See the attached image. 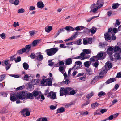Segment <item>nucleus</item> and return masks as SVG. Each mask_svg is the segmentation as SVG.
Segmentation results:
<instances>
[{"label":"nucleus","mask_w":121,"mask_h":121,"mask_svg":"<svg viewBox=\"0 0 121 121\" xmlns=\"http://www.w3.org/2000/svg\"><path fill=\"white\" fill-rule=\"evenodd\" d=\"M71 87H67L66 88L61 87L60 91V96H63L64 95H69V92L72 90Z\"/></svg>","instance_id":"nucleus-1"},{"label":"nucleus","mask_w":121,"mask_h":121,"mask_svg":"<svg viewBox=\"0 0 121 121\" xmlns=\"http://www.w3.org/2000/svg\"><path fill=\"white\" fill-rule=\"evenodd\" d=\"M58 50V48H53L46 50L45 52H46L48 56L54 55Z\"/></svg>","instance_id":"nucleus-2"},{"label":"nucleus","mask_w":121,"mask_h":121,"mask_svg":"<svg viewBox=\"0 0 121 121\" xmlns=\"http://www.w3.org/2000/svg\"><path fill=\"white\" fill-rule=\"evenodd\" d=\"M58 50V48H53L46 50L45 52H46L48 56L54 55Z\"/></svg>","instance_id":"nucleus-3"},{"label":"nucleus","mask_w":121,"mask_h":121,"mask_svg":"<svg viewBox=\"0 0 121 121\" xmlns=\"http://www.w3.org/2000/svg\"><path fill=\"white\" fill-rule=\"evenodd\" d=\"M56 92H54L52 91H50L49 93V91L48 89L45 90V92L44 94L46 96L48 94L47 97H50L51 99H56Z\"/></svg>","instance_id":"nucleus-4"},{"label":"nucleus","mask_w":121,"mask_h":121,"mask_svg":"<svg viewBox=\"0 0 121 121\" xmlns=\"http://www.w3.org/2000/svg\"><path fill=\"white\" fill-rule=\"evenodd\" d=\"M26 91H22L21 92H20L17 94V96L19 99L23 100L26 99L28 93Z\"/></svg>","instance_id":"nucleus-5"},{"label":"nucleus","mask_w":121,"mask_h":121,"mask_svg":"<svg viewBox=\"0 0 121 121\" xmlns=\"http://www.w3.org/2000/svg\"><path fill=\"white\" fill-rule=\"evenodd\" d=\"M106 56V52L104 51H100L98 53L97 55L95 56V57H98L100 58V59H103L105 58Z\"/></svg>","instance_id":"nucleus-6"},{"label":"nucleus","mask_w":121,"mask_h":121,"mask_svg":"<svg viewBox=\"0 0 121 121\" xmlns=\"http://www.w3.org/2000/svg\"><path fill=\"white\" fill-rule=\"evenodd\" d=\"M75 102L74 101H73L70 102L69 103L67 104H61L59 103L56 102V103L55 106H59L60 105H63V106H70L72 105H74Z\"/></svg>","instance_id":"nucleus-7"},{"label":"nucleus","mask_w":121,"mask_h":121,"mask_svg":"<svg viewBox=\"0 0 121 121\" xmlns=\"http://www.w3.org/2000/svg\"><path fill=\"white\" fill-rule=\"evenodd\" d=\"M32 93L33 96L35 97V99H40V95H39V91L34 90L32 92Z\"/></svg>","instance_id":"nucleus-8"},{"label":"nucleus","mask_w":121,"mask_h":121,"mask_svg":"<svg viewBox=\"0 0 121 121\" xmlns=\"http://www.w3.org/2000/svg\"><path fill=\"white\" fill-rule=\"evenodd\" d=\"M18 98L17 96V94L15 95V93L13 92L12 94H11L10 97V99L11 101L14 102L17 100Z\"/></svg>","instance_id":"nucleus-9"},{"label":"nucleus","mask_w":121,"mask_h":121,"mask_svg":"<svg viewBox=\"0 0 121 121\" xmlns=\"http://www.w3.org/2000/svg\"><path fill=\"white\" fill-rule=\"evenodd\" d=\"M38 55L36 59L39 61H40L42 60L43 59V55L41 54V53L40 52H39L36 54Z\"/></svg>","instance_id":"nucleus-10"},{"label":"nucleus","mask_w":121,"mask_h":121,"mask_svg":"<svg viewBox=\"0 0 121 121\" xmlns=\"http://www.w3.org/2000/svg\"><path fill=\"white\" fill-rule=\"evenodd\" d=\"M116 81V79L115 78H111L108 79L105 82V84L106 85H107L114 82Z\"/></svg>","instance_id":"nucleus-11"},{"label":"nucleus","mask_w":121,"mask_h":121,"mask_svg":"<svg viewBox=\"0 0 121 121\" xmlns=\"http://www.w3.org/2000/svg\"><path fill=\"white\" fill-rule=\"evenodd\" d=\"M113 50V48L112 47H110L108 48L107 49L106 52L107 54L109 55H112L113 53L112 51Z\"/></svg>","instance_id":"nucleus-12"},{"label":"nucleus","mask_w":121,"mask_h":121,"mask_svg":"<svg viewBox=\"0 0 121 121\" xmlns=\"http://www.w3.org/2000/svg\"><path fill=\"white\" fill-rule=\"evenodd\" d=\"M104 35L106 40L108 41V40H111V35L110 34L107 32L106 33L104 34Z\"/></svg>","instance_id":"nucleus-13"},{"label":"nucleus","mask_w":121,"mask_h":121,"mask_svg":"<svg viewBox=\"0 0 121 121\" xmlns=\"http://www.w3.org/2000/svg\"><path fill=\"white\" fill-rule=\"evenodd\" d=\"M107 71V69L106 68H105L104 69L102 68L100 72L99 73V75L100 76H103L104 73H106Z\"/></svg>","instance_id":"nucleus-14"},{"label":"nucleus","mask_w":121,"mask_h":121,"mask_svg":"<svg viewBox=\"0 0 121 121\" xmlns=\"http://www.w3.org/2000/svg\"><path fill=\"white\" fill-rule=\"evenodd\" d=\"M37 6L38 8H43L44 7L43 3L41 1H38L37 3Z\"/></svg>","instance_id":"nucleus-15"},{"label":"nucleus","mask_w":121,"mask_h":121,"mask_svg":"<svg viewBox=\"0 0 121 121\" xmlns=\"http://www.w3.org/2000/svg\"><path fill=\"white\" fill-rule=\"evenodd\" d=\"M28 108H25L23 109H22L21 111H20V113L21 115H22L23 116L25 117V114H26V113L27 112Z\"/></svg>","instance_id":"nucleus-16"},{"label":"nucleus","mask_w":121,"mask_h":121,"mask_svg":"<svg viewBox=\"0 0 121 121\" xmlns=\"http://www.w3.org/2000/svg\"><path fill=\"white\" fill-rule=\"evenodd\" d=\"M65 64L66 65H69L72 63V60L71 58H68L66 59Z\"/></svg>","instance_id":"nucleus-17"},{"label":"nucleus","mask_w":121,"mask_h":121,"mask_svg":"<svg viewBox=\"0 0 121 121\" xmlns=\"http://www.w3.org/2000/svg\"><path fill=\"white\" fill-rule=\"evenodd\" d=\"M65 111V110L64 108L63 107H61L57 109V112L56 113V114H57L58 113H62Z\"/></svg>","instance_id":"nucleus-18"},{"label":"nucleus","mask_w":121,"mask_h":121,"mask_svg":"<svg viewBox=\"0 0 121 121\" xmlns=\"http://www.w3.org/2000/svg\"><path fill=\"white\" fill-rule=\"evenodd\" d=\"M34 98V96H33V94L29 92H28L26 96V99H33Z\"/></svg>","instance_id":"nucleus-19"},{"label":"nucleus","mask_w":121,"mask_h":121,"mask_svg":"<svg viewBox=\"0 0 121 121\" xmlns=\"http://www.w3.org/2000/svg\"><path fill=\"white\" fill-rule=\"evenodd\" d=\"M26 52V49L25 48H23L18 50L17 52V54H22L23 53L25 52Z\"/></svg>","instance_id":"nucleus-20"},{"label":"nucleus","mask_w":121,"mask_h":121,"mask_svg":"<svg viewBox=\"0 0 121 121\" xmlns=\"http://www.w3.org/2000/svg\"><path fill=\"white\" fill-rule=\"evenodd\" d=\"M7 112V110L5 107H3L0 110V113L1 114L6 113Z\"/></svg>","instance_id":"nucleus-21"},{"label":"nucleus","mask_w":121,"mask_h":121,"mask_svg":"<svg viewBox=\"0 0 121 121\" xmlns=\"http://www.w3.org/2000/svg\"><path fill=\"white\" fill-rule=\"evenodd\" d=\"M52 29V27L51 26H49L48 27H45V30L46 32L48 33L50 32Z\"/></svg>","instance_id":"nucleus-22"},{"label":"nucleus","mask_w":121,"mask_h":121,"mask_svg":"<svg viewBox=\"0 0 121 121\" xmlns=\"http://www.w3.org/2000/svg\"><path fill=\"white\" fill-rule=\"evenodd\" d=\"M85 70L86 71V73L87 74L90 75L92 74V70L91 68H87L85 69Z\"/></svg>","instance_id":"nucleus-23"},{"label":"nucleus","mask_w":121,"mask_h":121,"mask_svg":"<svg viewBox=\"0 0 121 121\" xmlns=\"http://www.w3.org/2000/svg\"><path fill=\"white\" fill-rule=\"evenodd\" d=\"M114 52H116L117 51H119V53H121V48L118 46H115L114 48Z\"/></svg>","instance_id":"nucleus-24"},{"label":"nucleus","mask_w":121,"mask_h":121,"mask_svg":"<svg viewBox=\"0 0 121 121\" xmlns=\"http://www.w3.org/2000/svg\"><path fill=\"white\" fill-rule=\"evenodd\" d=\"M91 63V61H87L84 63V65L85 67L87 68H89Z\"/></svg>","instance_id":"nucleus-25"},{"label":"nucleus","mask_w":121,"mask_h":121,"mask_svg":"<svg viewBox=\"0 0 121 121\" xmlns=\"http://www.w3.org/2000/svg\"><path fill=\"white\" fill-rule=\"evenodd\" d=\"M70 82V81L68 79L65 78V81L61 82L60 83V84L61 85H64L65 84L67 85Z\"/></svg>","instance_id":"nucleus-26"},{"label":"nucleus","mask_w":121,"mask_h":121,"mask_svg":"<svg viewBox=\"0 0 121 121\" xmlns=\"http://www.w3.org/2000/svg\"><path fill=\"white\" fill-rule=\"evenodd\" d=\"M97 29L96 28L93 27L92 29H90V32H91L92 34H93L96 32Z\"/></svg>","instance_id":"nucleus-27"},{"label":"nucleus","mask_w":121,"mask_h":121,"mask_svg":"<svg viewBox=\"0 0 121 121\" xmlns=\"http://www.w3.org/2000/svg\"><path fill=\"white\" fill-rule=\"evenodd\" d=\"M23 67L25 70H27L29 68V65L26 62H24L23 63Z\"/></svg>","instance_id":"nucleus-28"},{"label":"nucleus","mask_w":121,"mask_h":121,"mask_svg":"<svg viewBox=\"0 0 121 121\" xmlns=\"http://www.w3.org/2000/svg\"><path fill=\"white\" fill-rule=\"evenodd\" d=\"M80 33H82V32H79L78 31H77L76 32H74L73 35H72L71 37L74 38H75L80 34Z\"/></svg>","instance_id":"nucleus-29"},{"label":"nucleus","mask_w":121,"mask_h":121,"mask_svg":"<svg viewBox=\"0 0 121 121\" xmlns=\"http://www.w3.org/2000/svg\"><path fill=\"white\" fill-rule=\"evenodd\" d=\"M83 52L85 53V54H90L91 52V51L90 50L86 49H83Z\"/></svg>","instance_id":"nucleus-30"},{"label":"nucleus","mask_w":121,"mask_h":121,"mask_svg":"<svg viewBox=\"0 0 121 121\" xmlns=\"http://www.w3.org/2000/svg\"><path fill=\"white\" fill-rule=\"evenodd\" d=\"M104 77V76H96L95 78H93V79L95 80L96 81H97L98 80L99 78L102 79Z\"/></svg>","instance_id":"nucleus-31"},{"label":"nucleus","mask_w":121,"mask_h":121,"mask_svg":"<svg viewBox=\"0 0 121 121\" xmlns=\"http://www.w3.org/2000/svg\"><path fill=\"white\" fill-rule=\"evenodd\" d=\"M31 45H28L26 46L25 48L26 49V50H28L26 51V53H28L31 50Z\"/></svg>","instance_id":"nucleus-32"},{"label":"nucleus","mask_w":121,"mask_h":121,"mask_svg":"<svg viewBox=\"0 0 121 121\" xmlns=\"http://www.w3.org/2000/svg\"><path fill=\"white\" fill-rule=\"evenodd\" d=\"M46 82V81L44 79H43L41 81V84L42 85V86H47V83H46L45 84Z\"/></svg>","instance_id":"nucleus-33"},{"label":"nucleus","mask_w":121,"mask_h":121,"mask_svg":"<svg viewBox=\"0 0 121 121\" xmlns=\"http://www.w3.org/2000/svg\"><path fill=\"white\" fill-rule=\"evenodd\" d=\"M119 5V4L118 3L113 4L112 8L113 9H115L118 8Z\"/></svg>","instance_id":"nucleus-34"},{"label":"nucleus","mask_w":121,"mask_h":121,"mask_svg":"<svg viewBox=\"0 0 121 121\" xmlns=\"http://www.w3.org/2000/svg\"><path fill=\"white\" fill-rule=\"evenodd\" d=\"M48 81L47 85L49 86L52 85V81L51 78H48Z\"/></svg>","instance_id":"nucleus-35"},{"label":"nucleus","mask_w":121,"mask_h":121,"mask_svg":"<svg viewBox=\"0 0 121 121\" xmlns=\"http://www.w3.org/2000/svg\"><path fill=\"white\" fill-rule=\"evenodd\" d=\"M7 93L6 92H2L0 93V96H2L4 97H7Z\"/></svg>","instance_id":"nucleus-36"},{"label":"nucleus","mask_w":121,"mask_h":121,"mask_svg":"<svg viewBox=\"0 0 121 121\" xmlns=\"http://www.w3.org/2000/svg\"><path fill=\"white\" fill-rule=\"evenodd\" d=\"M106 94V93L103 91L99 92L98 94V96L99 97H101L102 96H104Z\"/></svg>","instance_id":"nucleus-37"},{"label":"nucleus","mask_w":121,"mask_h":121,"mask_svg":"<svg viewBox=\"0 0 121 121\" xmlns=\"http://www.w3.org/2000/svg\"><path fill=\"white\" fill-rule=\"evenodd\" d=\"M94 95V93L93 92H91V93L87 95L86 97L88 99H90Z\"/></svg>","instance_id":"nucleus-38"},{"label":"nucleus","mask_w":121,"mask_h":121,"mask_svg":"<svg viewBox=\"0 0 121 121\" xmlns=\"http://www.w3.org/2000/svg\"><path fill=\"white\" fill-rule=\"evenodd\" d=\"M120 24V22L119 21V20L118 19L116 20V22L114 25L115 27H117V26L119 25Z\"/></svg>","instance_id":"nucleus-39"},{"label":"nucleus","mask_w":121,"mask_h":121,"mask_svg":"<svg viewBox=\"0 0 121 121\" xmlns=\"http://www.w3.org/2000/svg\"><path fill=\"white\" fill-rule=\"evenodd\" d=\"M83 33L88 34L90 33V29L85 28L83 30Z\"/></svg>","instance_id":"nucleus-40"},{"label":"nucleus","mask_w":121,"mask_h":121,"mask_svg":"<svg viewBox=\"0 0 121 121\" xmlns=\"http://www.w3.org/2000/svg\"><path fill=\"white\" fill-rule=\"evenodd\" d=\"M39 42V41L37 40H34L32 43V44L33 46H36L37 45L38 42Z\"/></svg>","instance_id":"nucleus-41"},{"label":"nucleus","mask_w":121,"mask_h":121,"mask_svg":"<svg viewBox=\"0 0 121 121\" xmlns=\"http://www.w3.org/2000/svg\"><path fill=\"white\" fill-rule=\"evenodd\" d=\"M28 110L26 114H25V116H28L30 115V112H31V110L28 108Z\"/></svg>","instance_id":"nucleus-42"},{"label":"nucleus","mask_w":121,"mask_h":121,"mask_svg":"<svg viewBox=\"0 0 121 121\" xmlns=\"http://www.w3.org/2000/svg\"><path fill=\"white\" fill-rule=\"evenodd\" d=\"M76 91L75 90H71L69 92V95H74L76 93Z\"/></svg>","instance_id":"nucleus-43"},{"label":"nucleus","mask_w":121,"mask_h":121,"mask_svg":"<svg viewBox=\"0 0 121 121\" xmlns=\"http://www.w3.org/2000/svg\"><path fill=\"white\" fill-rule=\"evenodd\" d=\"M52 60H49L48 61V63H49L48 65L50 66H52L54 65V63L52 62Z\"/></svg>","instance_id":"nucleus-44"},{"label":"nucleus","mask_w":121,"mask_h":121,"mask_svg":"<svg viewBox=\"0 0 121 121\" xmlns=\"http://www.w3.org/2000/svg\"><path fill=\"white\" fill-rule=\"evenodd\" d=\"M94 115H101V113L99 109L97 110L95 112H94Z\"/></svg>","instance_id":"nucleus-45"},{"label":"nucleus","mask_w":121,"mask_h":121,"mask_svg":"<svg viewBox=\"0 0 121 121\" xmlns=\"http://www.w3.org/2000/svg\"><path fill=\"white\" fill-rule=\"evenodd\" d=\"M28 56L30 57L32 59H34L36 57L34 53H32L30 55Z\"/></svg>","instance_id":"nucleus-46"},{"label":"nucleus","mask_w":121,"mask_h":121,"mask_svg":"<svg viewBox=\"0 0 121 121\" xmlns=\"http://www.w3.org/2000/svg\"><path fill=\"white\" fill-rule=\"evenodd\" d=\"M88 112L87 111H86L83 112H82L80 113V115H82L83 116H85L87 115L88 114Z\"/></svg>","instance_id":"nucleus-47"},{"label":"nucleus","mask_w":121,"mask_h":121,"mask_svg":"<svg viewBox=\"0 0 121 121\" xmlns=\"http://www.w3.org/2000/svg\"><path fill=\"white\" fill-rule=\"evenodd\" d=\"M21 60V57L20 56H19L17 57L16 59L15 60V62L17 63L19 62Z\"/></svg>","instance_id":"nucleus-48"},{"label":"nucleus","mask_w":121,"mask_h":121,"mask_svg":"<svg viewBox=\"0 0 121 121\" xmlns=\"http://www.w3.org/2000/svg\"><path fill=\"white\" fill-rule=\"evenodd\" d=\"M100 105H102L98 102L97 103V102L92 103L91 105V106H99Z\"/></svg>","instance_id":"nucleus-49"},{"label":"nucleus","mask_w":121,"mask_h":121,"mask_svg":"<svg viewBox=\"0 0 121 121\" xmlns=\"http://www.w3.org/2000/svg\"><path fill=\"white\" fill-rule=\"evenodd\" d=\"M77 67H75V65L74 66H73L72 68H70L69 69L68 71V73L69 74L70 73L72 69H77Z\"/></svg>","instance_id":"nucleus-50"},{"label":"nucleus","mask_w":121,"mask_h":121,"mask_svg":"<svg viewBox=\"0 0 121 121\" xmlns=\"http://www.w3.org/2000/svg\"><path fill=\"white\" fill-rule=\"evenodd\" d=\"M106 64L107 65L109 69H110L112 67V65L111 63L108 62L106 63Z\"/></svg>","instance_id":"nucleus-51"},{"label":"nucleus","mask_w":121,"mask_h":121,"mask_svg":"<svg viewBox=\"0 0 121 121\" xmlns=\"http://www.w3.org/2000/svg\"><path fill=\"white\" fill-rule=\"evenodd\" d=\"M114 118V116L113 115H111L109 116L108 118H106L105 119L106 121L107 120H111L113 119Z\"/></svg>","instance_id":"nucleus-52"},{"label":"nucleus","mask_w":121,"mask_h":121,"mask_svg":"<svg viewBox=\"0 0 121 121\" xmlns=\"http://www.w3.org/2000/svg\"><path fill=\"white\" fill-rule=\"evenodd\" d=\"M82 63L80 61H77L75 62V65H74L73 66H74L75 65V67L76 65H81Z\"/></svg>","instance_id":"nucleus-53"},{"label":"nucleus","mask_w":121,"mask_h":121,"mask_svg":"<svg viewBox=\"0 0 121 121\" xmlns=\"http://www.w3.org/2000/svg\"><path fill=\"white\" fill-rule=\"evenodd\" d=\"M86 39H83V44L85 45L87 44L88 43V41H87V38H86Z\"/></svg>","instance_id":"nucleus-54"},{"label":"nucleus","mask_w":121,"mask_h":121,"mask_svg":"<svg viewBox=\"0 0 121 121\" xmlns=\"http://www.w3.org/2000/svg\"><path fill=\"white\" fill-rule=\"evenodd\" d=\"M87 39L88 40V43L90 44H91L92 43V39L91 38H87Z\"/></svg>","instance_id":"nucleus-55"},{"label":"nucleus","mask_w":121,"mask_h":121,"mask_svg":"<svg viewBox=\"0 0 121 121\" xmlns=\"http://www.w3.org/2000/svg\"><path fill=\"white\" fill-rule=\"evenodd\" d=\"M24 9L23 8H22L18 10V12L19 13H24Z\"/></svg>","instance_id":"nucleus-56"},{"label":"nucleus","mask_w":121,"mask_h":121,"mask_svg":"<svg viewBox=\"0 0 121 121\" xmlns=\"http://www.w3.org/2000/svg\"><path fill=\"white\" fill-rule=\"evenodd\" d=\"M81 42V39H79L76 41L77 44L78 45H80L82 43Z\"/></svg>","instance_id":"nucleus-57"},{"label":"nucleus","mask_w":121,"mask_h":121,"mask_svg":"<svg viewBox=\"0 0 121 121\" xmlns=\"http://www.w3.org/2000/svg\"><path fill=\"white\" fill-rule=\"evenodd\" d=\"M121 72H120L118 73L116 76V78H119L121 77Z\"/></svg>","instance_id":"nucleus-58"},{"label":"nucleus","mask_w":121,"mask_h":121,"mask_svg":"<svg viewBox=\"0 0 121 121\" xmlns=\"http://www.w3.org/2000/svg\"><path fill=\"white\" fill-rule=\"evenodd\" d=\"M65 31V28H61L58 31V32L60 34Z\"/></svg>","instance_id":"nucleus-59"},{"label":"nucleus","mask_w":121,"mask_h":121,"mask_svg":"<svg viewBox=\"0 0 121 121\" xmlns=\"http://www.w3.org/2000/svg\"><path fill=\"white\" fill-rule=\"evenodd\" d=\"M107 109H102L100 110V112L101 114L106 112L107 110Z\"/></svg>","instance_id":"nucleus-60"},{"label":"nucleus","mask_w":121,"mask_h":121,"mask_svg":"<svg viewBox=\"0 0 121 121\" xmlns=\"http://www.w3.org/2000/svg\"><path fill=\"white\" fill-rule=\"evenodd\" d=\"M10 76L15 78H18L19 77V76L18 75H15V74H11Z\"/></svg>","instance_id":"nucleus-61"},{"label":"nucleus","mask_w":121,"mask_h":121,"mask_svg":"<svg viewBox=\"0 0 121 121\" xmlns=\"http://www.w3.org/2000/svg\"><path fill=\"white\" fill-rule=\"evenodd\" d=\"M0 36L2 39H4L5 38V34L4 33H3L0 34Z\"/></svg>","instance_id":"nucleus-62"},{"label":"nucleus","mask_w":121,"mask_h":121,"mask_svg":"<svg viewBox=\"0 0 121 121\" xmlns=\"http://www.w3.org/2000/svg\"><path fill=\"white\" fill-rule=\"evenodd\" d=\"M5 75L4 74H3L0 76V78L1 80H2V81L5 79Z\"/></svg>","instance_id":"nucleus-63"},{"label":"nucleus","mask_w":121,"mask_h":121,"mask_svg":"<svg viewBox=\"0 0 121 121\" xmlns=\"http://www.w3.org/2000/svg\"><path fill=\"white\" fill-rule=\"evenodd\" d=\"M29 33H30V36H32L35 33V32L34 31H30L29 32Z\"/></svg>","instance_id":"nucleus-64"}]
</instances>
